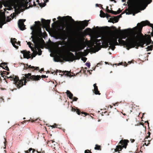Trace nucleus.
I'll use <instances>...</instances> for the list:
<instances>
[{
  "label": "nucleus",
  "mask_w": 153,
  "mask_h": 153,
  "mask_svg": "<svg viewBox=\"0 0 153 153\" xmlns=\"http://www.w3.org/2000/svg\"><path fill=\"white\" fill-rule=\"evenodd\" d=\"M28 68H31V69H34L35 68V67L33 66H31L30 65H28Z\"/></svg>",
  "instance_id": "37998d69"
},
{
  "label": "nucleus",
  "mask_w": 153,
  "mask_h": 153,
  "mask_svg": "<svg viewBox=\"0 0 153 153\" xmlns=\"http://www.w3.org/2000/svg\"><path fill=\"white\" fill-rule=\"evenodd\" d=\"M32 36L31 38L33 42L35 44L38 41L40 38H42L43 36V33L41 31V27H38L37 30H34L31 33Z\"/></svg>",
  "instance_id": "423d86ee"
},
{
  "label": "nucleus",
  "mask_w": 153,
  "mask_h": 153,
  "mask_svg": "<svg viewBox=\"0 0 153 153\" xmlns=\"http://www.w3.org/2000/svg\"><path fill=\"white\" fill-rule=\"evenodd\" d=\"M108 7L107 6L106 7V11L108 13H111V11L112 10H110L108 9Z\"/></svg>",
  "instance_id": "7c9ffc66"
},
{
  "label": "nucleus",
  "mask_w": 153,
  "mask_h": 153,
  "mask_svg": "<svg viewBox=\"0 0 153 153\" xmlns=\"http://www.w3.org/2000/svg\"><path fill=\"white\" fill-rule=\"evenodd\" d=\"M153 45L148 46L146 48L147 49V51H152L153 49Z\"/></svg>",
  "instance_id": "5701e85b"
},
{
  "label": "nucleus",
  "mask_w": 153,
  "mask_h": 153,
  "mask_svg": "<svg viewBox=\"0 0 153 153\" xmlns=\"http://www.w3.org/2000/svg\"><path fill=\"white\" fill-rule=\"evenodd\" d=\"M39 5L41 7H44L45 5V3H39Z\"/></svg>",
  "instance_id": "72a5a7b5"
},
{
  "label": "nucleus",
  "mask_w": 153,
  "mask_h": 153,
  "mask_svg": "<svg viewBox=\"0 0 153 153\" xmlns=\"http://www.w3.org/2000/svg\"><path fill=\"white\" fill-rule=\"evenodd\" d=\"M126 10H125L123 11V13H122V14H120V15H119V16H116L118 18V19H119L120 18L122 17V14L126 12Z\"/></svg>",
  "instance_id": "c756f323"
},
{
  "label": "nucleus",
  "mask_w": 153,
  "mask_h": 153,
  "mask_svg": "<svg viewBox=\"0 0 153 153\" xmlns=\"http://www.w3.org/2000/svg\"><path fill=\"white\" fill-rule=\"evenodd\" d=\"M85 153H91V152L89 150H86L85 151Z\"/></svg>",
  "instance_id": "a19ab883"
},
{
  "label": "nucleus",
  "mask_w": 153,
  "mask_h": 153,
  "mask_svg": "<svg viewBox=\"0 0 153 153\" xmlns=\"http://www.w3.org/2000/svg\"><path fill=\"white\" fill-rule=\"evenodd\" d=\"M128 31V29H125L123 30V32L125 34H126L127 33Z\"/></svg>",
  "instance_id": "ea45409f"
},
{
  "label": "nucleus",
  "mask_w": 153,
  "mask_h": 153,
  "mask_svg": "<svg viewBox=\"0 0 153 153\" xmlns=\"http://www.w3.org/2000/svg\"><path fill=\"white\" fill-rule=\"evenodd\" d=\"M54 61L56 62H58L62 61L60 59V57L59 56H57L54 58Z\"/></svg>",
  "instance_id": "412c9836"
},
{
  "label": "nucleus",
  "mask_w": 153,
  "mask_h": 153,
  "mask_svg": "<svg viewBox=\"0 0 153 153\" xmlns=\"http://www.w3.org/2000/svg\"><path fill=\"white\" fill-rule=\"evenodd\" d=\"M3 72L5 73H5L6 74H6L7 75H8L9 74V73L8 72H7L6 71H3Z\"/></svg>",
  "instance_id": "3c124183"
},
{
  "label": "nucleus",
  "mask_w": 153,
  "mask_h": 153,
  "mask_svg": "<svg viewBox=\"0 0 153 153\" xmlns=\"http://www.w3.org/2000/svg\"><path fill=\"white\" fill-rule=\"evenodd\" d=\"M38 47H40L41 48H43L42 45V43L40 42H39L38 43ZM38 50V54L39 55H41L42 54V51L40 49L39 47L37 48Z\"/></svg>",
  "instance_id": "f3484780"
},
{
  "label": "nucleus",
  "mask_w": 153,
  "mask_h": 153,
  "mask_svg": "<svg viewBox=\"0 0 153 153\" xmlns=\"http://www.w3.org/2000/svg\"><path fill=\"white\" fill-rule=\"evenodd\" d=\"M108 42L110 45L109 48L113 51L114 50L115 48V46L119 45L117 41V38H112L109 39Z\"/></svg>",
  "instance_id": "9d476101"
},
{
  "label": "nucleus",
  "mask_w": 153,
  "mask_h": 153,
  "mask_svg": "<svg viewBox=\"0 0 153 153\" xmlns=\"http://www.w3.org/2000/svg\"><path fill=\"white\" fill-rule=\"evenodd\" d=\"M130 141H131V143H133L135 141V140L134 139H131Z\"/></svg>",
  "instance_id": "4d7b16f0"
},
{
  "label": "nucleus",
  "mask_w": 153,
  "mask_h": 153,
  "mask_svg": "<svg viewBox=\"0 0 153 153\" xmlns=\"http://www.w3.org/2000/svg\"><path fill=\"white\" fill-rule=\"evenodd\" d=\"M35 27L34 26H32L30 27V29L33 30V32L34 31L33 30H34Z\"/></svg>",
  "instance_id": "8fccbe9b"
},
{
  "label": "nucleus",
  "mask_w": 153,
  "mask_h": 153,
  "mask_svg": "<svg viewBox=\"0 0 153 153\" xmlns=\"http://www.w3.org/2000/svg\"><path fill=\"white\" fill-rule=\"evenodd\" d=\"M147 25L152 27V24L150 23L147 20L143 21L140 23H138L137 24V26L135 27L136 32L142 36V38L140 39L141 41L144 45L146 44V45H149L152 42L150 35L146 34L145 35V36H144L141 33L143 27Z\"/></svg>",
  "instance_id": "f257e3e1"
},
{
  "label": "nucleus",
  "mask_w": 153,
  "mask_h": 153,
  "mask_svg": "<svg viewBox=\"0 0 153 153\" xmlns=\"http://www.w3.org/2000/svg\"><path fill=\"white\" fill-rule=\"evenodd\" d=\"M8 78H10V79L11 80H13L15 82V83L18 88H20L19 84L20 83L19 82L20 81V80H19V77L18 76L13 75Z\"/></svg>",
  "instance_id": "9b49d317"
},
{
  "label": "nucleus",
  "mask_w": 153,
  "mask_h": 153,
  "mask_svg": "<svg viewBox=\"0 0 153 153\" xmlns=\"http://www.w3.org/2000/svg\"><path fill=\"white\" fill-rule=\"evenodd\" d=\"M128 142L129 141L127 140H121L119 143V144H121V145H119L117 146L116 149H114L115 152L120 151H121L123 148H126Z\"/></svg>",
  "instance_id": "1a4fd4ad"
},
{
  "label": "nucleus",
  "mask_w": 153,
  "mask_h": 153,
  "mask_svg": "<svg viewBox=\"0 0 153 153\" xmlns=\"http://www.w3.org/2000/svg\"><path fill=\"white\" fill-rule=\"evenodd\" d=\"M42 42L43 43H45L44 41L42 39Z\"/></svg>",
  "instance_id": "0e129e2a"
},
{
  "label": "nucleus",
  "mask_w": 153,
  "mask_h": 153,
  "mask_svg": "<svg viewBox=\"0 0 153 153\" xmlns=\"http://www.w3.org/2000/svg\"><path fill=\"white\" fill-rule=\"evenodd\" d=\"M148 135L146 136V137H150V135L151 134V133L149 131L148 132Z\"/></svg>",
  "instance_id": "864d4df0"
},
{
  "label": "nucleus",
  "mask_w": 153,
  "mask_h": 153,
  "mask_svg": "<svg viewBox=\"0 0 153 153\" xmlns=\"http://www.w3.org/2000/svg\"><path fill=\"white\" fill-rule=\"evenodd\" d=\"M151 27H152L153 29H152V31L151 33V35L152 36H153V25L152 24V26Z\"/></svg>",
  "instance_id": "09e8293b"
},
{
  "label": "nucleus",
  "mask_w": 153,
  "mask_h": 153,
  "mask_svg": "<svg viewBox=\"0 0 153 153\" xmlns=\"http://www.w3.org/2000/svg\"><path fill=\"white\" fill-rule=\"evenodd\" d=\"M118 41L120 44L125 45L127 50H129L130 48H134L138 49L139 47H144V44L141 40L138 41L135 37H130L126 39V41L122 40V39H119Z\"/></svg>",
  "instance_id": "f03ea898"
},
{
  "label": "nucleus",
  "mask_w": 153,
  "mask_h": 153,
  "mask_svg": "<svg viewBox=\"0 0 153 153\" xmlns=\"http://www.w3.org/2000/svg\"><path fill=\"white\" fill-rule=\"evenodd\" d=\"M25 20V19H20L18 21V27L21 30H23L26 28L24 23Z\"/></svg>",
  "instance_id": "f8f14e48"
},
{
  "label": "nucleus",
  "mask_w": 153,
  "mask_h": 153,
  "mask_svg": "<svg viewBox=\"0 0 153 153\" xmlns=\"http://www.w3.org/2000/svg\"><path fill=\"white\" fill-rule=\"evenodd\" d=\"M34 69V70H39V67H35V68L34 69Z\"/></svg>",
  "instance_id": "603ef678"
},
{
  "label": "nucleus",
  "mask_w": 153,
  "mask_h": 153,
  "mask_svg": "<svg viewBox=\"0 0 153 153\" xmlns=\"http://www.w3.org/2000/svg\"><path fill=\"white\" fill-rule=\"evenodd\" d=\"M56 18H54L53 19V21L54 22H55V21L56 20Z\"/></svg>",
  "instance_id": "e2e57ef3"
},
{
  "label": "nucleus",
  "mask_w": 153,
  "mask_h": 153,
  "mask_svg": "<svg viewBox=\"0 0 153 153\" xmlns=\"http://www.w3.org/2000/svg\"><path fill=\"white\" fill-rule=\"evenodd\" d=\"M27 44L28 45H32V43L31 42H27Z\"/></svg>",
  "instance_id": "6e6d98bb"
},
{
  "label": "nucleus",
  "mask_w": 153,
  "mask_h": 153,
  "mask_svg": "<svg viewBox=\"0 0 153 153\" xmlns=\"http://www.w3.org/2000/svg\"><path fill=\"white\" fill-rule=\"evenodd\" d=\"M85 65L89 68L90 66V62H86L85 63Z\"/></svg>",
  "instance_id": "58836bf2"
},
{
  "label": "nucleus",
  "mask_w": 153,
  "mask_h": 153,
  "mask_svg": "<svg viewBox=\"0 0 153 153\" xmlns=\"http://www.w3.org/2000/svg\"><path fill=\"white\" fill-rule=\"evenodd\" d=\"M41 76V78H46L47 77L45 75H42L41 76Z\"/></svg>",
  "instance_id": "de8ad7c7"
},
{
  "label": "nucleus",
  "mask_w": 153,
  "mask_h": 153,
  "mask_svg": "<svg viewBox=\"0 0 153 153\" xmlns=\"http://www.w3.org/2000/svg\"><path fill=\"white\" fill-rule=\"evenodd\" d=\"M108 22H112L113 23H114V22L113 21V18H110L108 20Z\"/></svg>",
  "instance_id": "473e14b6"
},
{
  "label": "nucleus",
  "mask_w": 153,
  "mask_h": 153,
  "mask_svg": "<svg viewBox=\"0 0 153 153\" xmlns=\"http://www.w3.org/2000/svg\"><path fill=\"white\" fill-rule=\"evenodd\" d=\"M81 59L85 62L86 61L87 58L85 57H83L81 58Z\"/></svg>",
  "instance_id": "2f4dec72"
},
{
  "label": "nucleus",
  "mask_w": 153,
  "mask_h": 153,
  "mask_svg": "<svg viewBox=\"0 0 153 153\" xmlns=\"http://www.w3.org/2000/svg\"><path fill=\"white\" fill-rule=\"evenodd\" d=\"M93 86L94 87V89L93 92L95 94H98L99 95L100 94L99 91H98L97 86V84L95 83L94 84Z\"/></svg>",
  "instance_id": "a211bd4d"
},
{
  "label": "nucleus",
  "mask_w": 153,
  "mask_h": 153,
  "mask_svg": "<svg viewBox=\"0 0 153 153\" xmlns=\"http://www.w3.org/2000/svg\"><path fill=\"white\" fill-rule=\"evenodd\" d=\"M33 55V57H35L36 55V54H34Z\"/></svg>",
  "instance_id": "338daca9"
},
{
  "label": "nucleus",
  "mask_w": 153,
  "mask_h": 153,
  "mask_svg": "<svg viewBox=\"0 0 153 153\" xmlns=\"http://www.w3.org/2000/svg\"><path fill=\"white\" fill-rule=\"evenodd\" d=\"M31 45H29V47L30 48H32V46H31Z\"/></svg>",
  "instance_id": "774afa93"
},
{
  "label": "nucleus",
  "mask_w": 153,
  "mask_h": 153,
  "mask_svg": "<svg viewBox=\"0 0 153 153\" xmlns=\"http://www.w3.org/2000/svg\"><path fill=\"white\" fill-rule=\"evenodd\" d=\"M0 73H1V76L4 77V79H5L4 77H5V78L6 77H7V78H8L7 76L4 75V74H6L4 73V72H2L1 71Z\"/></svg>",
  "instance_id": "a878e982"
},
{
  "label": "nucleus",
  "mask_w": 153,
  "mask_h": 153,
  "mask_svg": "<svg viewBox=\"0 0 153 153\" xmlns=\"http://www.w3.org/2000/svg\"><path fill=\"white\" fill-rule=\"evenodd\" d=\"M71 99H73L74 101H76L78 98L76 97H73L74 96H68Z\"/></svg>",
  "instance_id": "393cba45"
},
{
  "label": "nucleus",
  "mask_w": 153,
  "mask_h": 153,
  "mask_svg": "<svg viewBox=\"0 0 153 153\" xmlns=\"http://www.w3.org/2000/svg\"><path fill=\"white\" fill-rule=\"evenodd\" d=\"M64 27L63 26L61 28H59L58 29V34L63 40H65L68 37L70 31V29L69 28L66 27V30H64Z\"/></svg>",
  "instance_id": "0eeeda50"
},
{
  "label": "nucleus",
  "mask_w": 153,
  "mask_h": 153,
  "mask_svg": "<svg viewBox=\"0 0 153 153\" xmlns=\"http://www.w3.org/2000/svg\"><path fill=\"white\" fill-rule=\"evenodd\" d=\"M121 11V10L120 9V8H119L118 10L117 11V12H119L120 11Z\"/></svg>",
  "instance_id": "052dcab7"
},
{
  "label": "nucleus",
  "mask_w": 153,
  "mask_h": 153,
  "mask_svg": "<svg viewBox=\"0 0 153 153\" xmlns=\"http://www.w3.org/2000/svg\"><path fill=\"white\" fill-rule=\"evenodd\" d=\"M31 151H32V153H34L36 151L35 149L32 148H30L28 150L25 151V153H31Z\"/></svg>",
  "instance_id": "aec40b11"
},
{
  "label": "nucleus",
  "mask_w": 153,
  "mask_h": 153,
  "mask_svg": "<svg viewBox=\"0 0 153 153\" xmlns=\"http://www.w3.org/2000/svg\"><path fill=\"white\" fill-rule=\"evenodd\" d=\"M70 51H72V52H74V51H76L75 50H74V49H71L70 50Z\"/></svg>",
  "instance_id": "13d9d810"
},
{
  "label": "nucleus",
  "mask_w": 153,
  "mask_h": 153,
  "mask_svg": "<svg viewBox=\"0 0 153 153\" xmlns=\"http://www.w3.org/2000/svg\"><path fill=\"white\" fill-rule=\"evenodd\" d=\"M113 18V21H114L115 22H118L119 20V19L117 17L114 16V18Z\"/></svg>",
  "instance_id": "bb28decb"
},
{
  "label": "nucleus",
  "mask_w": 153,
  "mask_h": 153,
  "mask_svg": "<svg viewBox=\"0 0 153 153\" xmlns=\"http://www.w3.org/2000/svg\"><path fill=\"white\" fill-rule=\"evenodd\" d=\"M148 137L146 136V137L145 138L144 140L145 142H146L147 141V139L148 138Z\"/></svg>",
  "instance_id": "5fc2aeb1"
},
{
  "label": "nucleus",
  "mask_w": 153,
  "mask_h": 153,
  "mask_svg": "<svg viewBox=\"0 0 153 153\" xmlns=\"http://www.w3.org/2000/svg\"><path fill=\"white\" fill-rule=\"evenodd\" d=\"M121 13V11H120L119 12H117L115 11H113V10H112L111 13L114 14L115 15H117V14H119Z\"/></svg>",
  "instance_id": "cd10ccee"
},
{
  "label": "nucleus",
  "mask_w": 153,
  "mask_h": 153,
  "mask_svg": "<svg viewBox=\"0 0 153 153\" xmlns=\"http://www.w3.org/2000/svg\"><path fill=\"white\" fill-rule=\"evenodd\" d=\"M119 103H120V102H116V103H115V104L114 103H112V105H113L114 106H115V105H117Z\"/></svg>",
  "instance_id": "49530a36"
},
{
  "label": "nucleus",
  "mask_w": 153,
  "mask_h": 153,
  "mask_svg": "<svg viewBox=\"0 0 153 153\" xmlns=\"http://www.w3.org/2000/svg\"><path fill=\"white\" fill-rule=\"evenodd\" d=\"M67 96H73L72 94L70 91L67 90L66 92Z\"/></svg>",
  "instance_id": "c85d7f7f"
},
{
  "label": "nucleus",
  "mask_w": 153,
  "mask_h": 153,
  "mask_svg": "<svg viewBox=\"0 0 153 153\" xmlns=\"http://www.w3.org/2000/svg\"><path fill=\"white\" fill-rule=\"evenodd\" d=\"M126 38V36H124L123 37V39H125Z\"/></svg>",
  "instance_id": "69168bd1"
},
{
  "label": "nucleus",
  "mask_w": 153,
  "mask_h": 153,
  "mask_svg": "<svg viewBox=\"0 0 153 153\" xmlns=\"http://www.w3.org/2000/svg\"><path fill=\"white\" fill-rule=\"evenodd\" d=\"M113 32L114 34L117 33L118 32V30L116 29L115 31H113Z\"/></svg>",
  "instance_id": "a18cd8bd"
},
{
  "label": "nucleus",
  "mask_w": 153,
  "mask_h": 153,
  "mask_svg": "<svg viewBox=\"0 0 153 153\" xmlns=\"http://www.w3.org/2000/svg\"><path fill=\"white\" fill-rule=\"evenodd\" d=\"M44 71V68H41L40 69V71H41V72L43 71Z\"/></svg>",
  "instance_id": "bf43d9fd"
},
{
  "label": "nucleus",
  "mask_w": 153,
  "mask_h": 153,
  "mask_svg": "<svg viewBox=\"0 0 153 153\" xmlns=\"http://www.w3.org/2000/svg\"><path fill=\"white\" fill-rule=\"evenodd\" d=\"M11 20V18L10 16H7V22H9Z\"/></svg>",
  "instance_id": "f704fd0d"
},
{
  "label": "nucleus",
  "mask_w": 153,
  "mask_h": 153,
  "mask_svg": "<svg viewBox=\"0 0 153 153\" xmlns=\"http://www.w3.org/2000/svg\"><path fill=\"white\" fill-rule=\"evenodd\" d=\"M28 68V64H26V65H24V69L27 70Z\"/></svg>",
  "instance_id": "c9c22d12"
},
{
  "label": "nucleus",
  "mask_w": 153,
  "mask_h": 153,
  "mask_svg": "<svg viewBox=\"0 0 153 153\" xmlns=\"http://www.w3.org/2000/svg\"><path fill=\"white\" fill-rule=\"evenodd\" d=\"M88 53V52L85 53L82 52H80L76 53H75L76 56H75L73 53L69 51L66 55H63L61 57V58H62L63 60L65 61L73 62L75 60L79 59L82 56H86Z\"/></svg>",
  "instance_id": "20e7f679"
},
{
  "label": "nucleus",
  "mask_w": 153,
  "mask_h": 153,
  "mask_svg": "<svg viewBox=\"0 0 153 153\" xmlns=\"http://www.w3.org/2000/svg\"><path fill=\"white\" fill-rule=\"evenodd\" d=\"M21 53L23 54L24 58L29 59L30 58V52L29 51H27L26 50L22 51Z\"/></svg>",
  "instance_id": "dca6fc26"
},
{
  "label": "nucleus",
  "mask_w": 153,
  "mask_h": 153,
  "mask_svg": "<svg viewBox=\"0 0 153 153\" xmlns=\"http://www.w3.org/2000/svg\"><path fill=\"white\" fill-rule=\"evenodd\" d=\"M11 42L13 46L16 49L18 48L19 47L16 45H15V44H16L19 45H20V41H18V42H17L16 39L15 38H11Z\"/></svg>",
  "instance_id": "4468645a"
},
{
  "label": "nucleus",
  "mask_w": 153,
  "mask_h": 153,
  "mask_svg": "<svg viewBox=\"0 0 153 153\" xmlns=\"http://www.w3.org/2000/svg\"><path fill=\"white\" fill-rule=\"evenodd\" d=\"M24 76L22 77V79L20 80V88L22 87L23 85H25L27 81L30 80L37 81L41 79V76L40 75H31V73H28L23 74Z\"/></svg>",
  "instance_id": "39448f33"
},
{
  "label": "nucleus",
  "mask_w": 153,
  "mask_h": 153,
  "mask_svg": "<svg viewBox=\"0 0 153 153\" xmlns=\"http://www.w3.org/2000/svg\"><path fill=\"white\" fill-rule=\"evenodd\" d=\"M51 127L53 128H55L57 127V125L56 124H54L53 125L51 126Z\"/></svg>",
  "instance_id": "79ce46f5"
},
{
  "label": "nucleus",
  "mask_w": 153,
  "mask_h": 153,
  "mask_svg": "<svg viewBox=\"0 0 153 153\" xmlns=\"http://www.w3.org/2000/svg\"><path fill=\"white\" fill-rule=\"evenodd\" d=\"M71 111H76L78 115H80V114H84L86 116L87 114V113L83 112H81V111L77 108H74L72 107Z\"/></svg>",
  "instance_id": "2eb2a0df"
},
{
  "label": "nucleus",
  "mask_w": 153,
  "mask_h": 153,
  "mask_svg": "<svg viewBox=\"0 0 153 153\" xmlns=\"http://www.w3.org/2000/svg\"><path fill=\"white\" fill-rule=\"evenodd\" d=\"M123 64H124V63H123V62H121V63H120L118 65H123Z\"/></svg>",
  "instance_id": "680f3d73"
},
{
  "label": "nucleus",
  "mask_w": 153,
  "mask_h": 153,
  "mask_svg": "<svg viewBox=\"0 0 153 153\" xmlns=\"http://www.w3.org/2000/svg\"><path fill=\"white\" fill-rule=\"evenodd\" d=\"M54 72L56 73V75H57V72H59L60 73H63L62 74H59L60 75H61V76H62L63 75H65L68 76H69L70 77H71L73 76V75H71V73H71L70 71H62L61 70H56V71H55Z\"/></svg>",
  "instance_id": "ddd939ff"
},
{
  "label": "nucleus",
  "mask_w": 153,
  "mask_h": 153,
  "mask_svg": "<svg viewBox=\"0 0 153 153\" xmlns=\"http://www.w3.org/2000/svg\"><path fill=\"white\" fill-rule=\"evenodd\" d=\"M68 17L71 20V21L75 24V27L78 31H77L75 34V36H80L81 35V32L79 31H82L84 29L85 27L87 26L88 25V22L89 20H85L83 21H75L74 19H72L71 17L69 16H64L61 17L59 16L57 19H62L63 21H65L66 20V18Z\"/></svg>",
  "instance_id": "7ed1b4c3"
},
{
  "label": "nucleus",
  "mask_w": 153,
  "mask_h": 153,
  "mask_svg": "<svg viewBox=\"0 0 153 153\" xmlns=\"http://www.w3.org/2000/svg\"><path fill=\"white\" fill-rule=\"evenodd\" d=\"M36 152L38 153H45V151H42L40 152H39L38 151H36Z\"/></svg>",
  "instance_id": "c03bdc74"
},
{
  "label": "nucleus",
  "mask_w": 153,
  "mask_h": 153,
  "mask_svg": "<svg viewBox=\"0 0 153 153\" xmlns=\"http://www.w3.org/2000/svg\"><path fill=\"white\" fill-rule=\"evenodd\" d=\"M15 16H16V15H15V13H13L11 14L10 16L11 17H12V19H13Z\"/></svg>",
  "instance_id": "e433bc0d"
},
{
  "label": "nucleus",
  "mask_w": 153,
  "mask_h": 153,
  "mask_svg": "<svg viewBox=\"0 0 153 153\" xmlns=\"http://www.w3.org/2000/svg\"><path fill=\"white\" fill-rule=\"evenodd\" d=\"M94 149L95 150H101V146L100 145H99L97 144H96L94 148Z\"/></svg>",
  "instance_id": "4be33fe9"
},
{
  "label": "nucleus",
  "mask_w": 153,
  "mask_h": 153,
  "mask_svg": "<svg viewBox=\"0 0 153 153\" xmlns=\"http://www.w3.org/2000/svg\"><path fill=\"white\" fill-rule=\"evenodd\" d=\"M110 17L111 16L110 15L107 13H105V17H106L107 18H108Z\"/></svg>",
  "instance_id": "4c0bfd02"
},
{
  "label": "nucleus",
  "mask_w": 153,
  "mask_h": 153,
  "mask_svg": "<svg viewBox=\"0 0 153 153\" xmlns=\"http://www.w3.org/2000/svg\"><path fill=\"white\" fill-rule=\"evenodd\" d=\"M51 20H46L45 19H41V24L39 21H36L35 24L39 27L41 26L42 28H48L50 27V23Z\"/></svg>",
  "instance_id": "6e6552de"
},
{
  "label": "nucleus",
  "mask_w": 153,
  "mask_h": 153,
  "mask_svg": "<svg viewBox=\"0 0 153 153\" xmlns=\"http://www.w3.org/2000/svg\"><path fill=\"white\" fill-rule=\"evenodd\" d=\"M105 14L102 10L100 11V16L101 17H105Z\"/></svg>",
  "instance_id": "b1692460"
},
{
  "label": "nucleus",
  "mask_w": 153,
  "mask_h": 153,
  "mask_svg": "<svg viewBox=\"0 0 153 153\" xmlns=\"http://www.w3.org/2000/svg\"><path fill=\"white\" fill-rule=\"evenodd\" d=\"M1 67H2L3 69L6 70L8 71H9V69L7 65V63L5 62H2L1 64Z\"/></svg>",
  "instance_id": "6ab92c4d"
}]
</instances>
